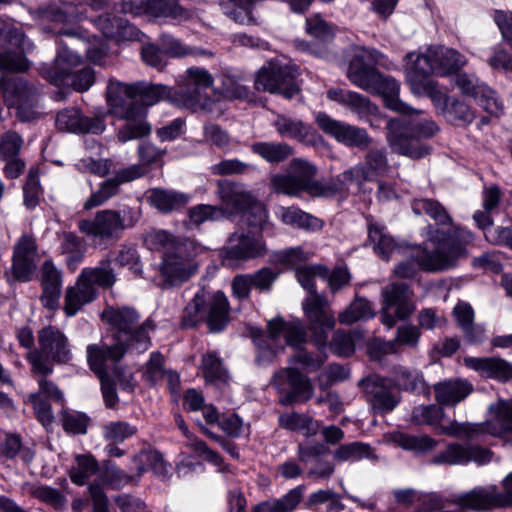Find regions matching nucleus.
Returning <instances> with one entry per match:
<instances>
[{
  "mask_svg": "<svg viewBox=\"0 0 512 512\" xmlns=\"http://www.w3.org/2000/svg\"><path fill=\"white\" fill-rule=\"evenodd\" d=\"M473 240V233L461 227H454L447 232L436 230L429 237L432 249L423 248L417 253H408L395 266L394 275L412 278L420 269L431 273L453 269L461 259L467 258V247Z\"/></svg>",
  "mask_w": 512,
  "mask_h": 512,
  "instance_id": "obj_2",
  "label": "nucleus"
},
{
  "mask_svg": "<svg viewBox=\"0 0 512 512\" xmlns=\"http://www.w3.org/2000/svg\"><path fill=\"white\" fill-rule=\"evenodd\" d=\"M201 247L193 240H187L173 252L163 255L160 265L161 276L169 286L180 285L189 280L198 269L194 258L200 253Z\"/></svg>",
  "mask_w": 512,
  "mask_h": 512,
  "instance_id": "obj_9",
  "label": "nucleus"
},
{
  "mask_svg": "<svg viewBox=\"0 0 512 512\" xmlns=\"http://www.w3.org/2000/svg\"><path fill=\"white\" fill-rule=\"evenodd\" d=\"M120 185L121 183L115 176L104 181L100 188L84 202L83 208L90 210L104 204L119 192Z\"/></svg>",
  "mask_w": 512,
  "mask_h": 512,
  "instance_id": "obj_60",
  "label": "nucleus"
},
{
  "mask_svg": "<svg viewBox=\"0 0 512 512\" xmlns=\"http://www.w3.org/2000/svg\"><path fill=\"white\" fill-rule=\"evenodd\" d=\"M281 221L293 227L304 229L309 232H318L324 227V221L296 207L280 209Z\"/></svg>",
  "mask_w": 512,
  "mask_h": 512,
  "instance_id": "obj_42",
  "label": "nucleus"
},
{
  "mask_svg": "<svg viewBox=\"0 0 512 512\" xmlns=\"http://www.w3.org/2000/svg\"><path fill=\"white\" fill-rule=\"evenodd\" d=\"M101 319L110 326L115 343L91 344L87 346L89 366L102 370V357L117 363L127 351L142 353L148 350L151 341L149 332L153 329L150 320L141 321L140 314L132 307H107Z\"/></svg>",
  "mask_w": 512,
  "mask_h": 512,
  "instance_id": "obj_1",
  "label": "nucleus"
},
{
  "mask_svg": "<svg viewBox=\"0 0 512 512\" xmlns=\"http://www.w3.org/2000/svg\"><path fill=\"white\" fill-rule=\"evenodd\" d=\"M492 453L488 449L479 446H464L458 443H450L437 453L431 460L435 465H464L474 461L480 465L491 460Z\"/></svg>",
  "mask_w": 512,
  "mask_h": 512,
  "instance_id": "obj_23",
  "label": "nucleus"
},
{
  "mask_svg": "<svg viewBox=\"0 0 512 512\" xmlns=\"http://www.w3.org/2000/svg\"><path fill=\"white\" fill-rule=\"evenodd\" d=\"M62 253L66 255V262L71 269H75L81 262L84 254V245L81 239L73 233H65L61 243Z\"/></svg>",
  "mask_w": 512,
  "mask_h": 512,
  "instance_id": "obj_57",
  "label": "nucleus"
},
{
  "mask_svg": "<svg viewBox=\"0 0 512 512\" xmlns=\"http://www.w3.org/2000/svg\"><path fill=\"white\" fill-rule=\"evenodd\" d=\"M4 97L9 106L17 108L20 120L29 122L37 118L39 113L32 109L36 103V90L22 78H15L7 83Z\"/></svg>",
  "mask_w": 512,
  "mask_h": 512,
  "instance_id": "obj_21",
  "label": "nucleus"
},
{
  "mask_svg": "<svg viewBox=\"0 0 512 512\" xmlns=\"http://www.w3.org/2000/svg\"><path fill=\"white\" fill-rule=\"evenodd\" d=\"M161 47L166 55L171 57H187V56H206L210 53L196 47H188L183 45L179 40L169 36H161Z\"/></svg>",
  "mask_w": 512,
  "mask_h": 512,
  "instance_id": "obj_59",
  "label": "nucleus"
},
{
  "mask_svg": "<svg viewBox=\"0 0 512 512\" xmlns=\"http://www.w3.org/2000/svg\"><path fill=\"white\" fill-rule=\"evenodd\" d=\"M170 89L163 85L149 83L127 84L110 81L107 87L108 95H115L125 102L138 101L142 106H152L170 95Z\"/></svg>",
  "mask_w": 512,
  "mask_h": 512,
  "instance_id": "obj_17",
  "label": "nucleus"
},
{
  "mask_svg": "<svg viewBox=\"0 0 512 512\" xmlns=\"http://www.w3.org/2000/svg\"><path fill=\"white\" fill-rule=\"evenodd\" d=\"M133 461L136 464L138 477L148 470H152L157 477L162 479L169 476L170 465L157 450H142L133 457Z\"/></svg>",
  "mask_w": 512,
  "mask_h": 512,
  "instance_id": "obj_37",
  "label": "nucleus"
},
{
  "mask_svg": "<svg viewBox=\"0 0 512 512\" xmlns=\"http://www.w3.org/2000/svg\"><path fill=\"white\" fill-rule=\"evenodd\" d=\"M205 318L212 332L221 331L227 324L228 301L222 292L211 296L204 289L199 290L185 307L181 325L192 328Z\"/></svg>",
  "mask_w": 512,
  "mask_h": 512,
  "instance_id": "obj_7",
  "label": "nucleus"
},
{
  "mask_svg": "<svg viewBox=\"0 0 512 512\" xmlns=\"http://www.w3.org/2000/svg\"><path fill=\"white\" fill-rule=\"evenodd\" d=\"M288 384L290 391L280 397V403L288 406L296 402H306L313 396V386L310 380L300 371L287 367L276 371L271 379L273 384L281 393L284 392V385Z\"/></svg>",
  "mask_w": 512,
  "mask_h": 512,
  "instance_id": "obj_16",
  "label": "nucleus"
},
{
  "mask_svg": "<svg viewBox=\"0 0 512 512\" xmlns=\"http://www.w3.org/2000/svg\"><path fill=\"white\" fill-rule=\"evenodd\" d=\"M189 198L187 194L160 188L152 189L149 195L151 205L162 213H169L184 207Z\"/></svg>",
  "mask_w": 512,
  "mask_h": 512,
  "instance_id": "obj_41",
  "label": "nucleus"
},
{
  "mask_svg": "<svg viewBox=\"0 0 512 512\" xmlns=\"http://www.w3.org/2000/svg\"><path fill=\"white\" fill-rule=\"evenodd\" d=\"M391 440L399 447L416 453H424L435 449L438 442L430 436H414L402 432L391 434Z\"/></svg>",
  "mask_w": 512,
  "mask_h": 512,
  "instance_id": "obj_52",
  "label": "nucleus"
},
{
  "mask_svg": "<svg viewBox=\"0 0 512 512\" xmlns=\"http://www.w3.org/2000/svg\"><path fill=\"white\" fill-rule=\"evenodd\" d=\"M109 113L125 123L117 131L118 141L125 143L148 136L151 125L146 120L147 109L138 101L125 102L122 98L107 94Z\"/></svg>",
  "mask_w": 512,
  "mask_h": 512,
  "instance_id": "obj_8",
  "label": "nucleus"
},
{
  "mask_svg": "<svg viewBox=\"0 0 512 512\" xmlns=\"http://www.w3.org/2000/svg\"><path fill=\"white\" fill-rule=\"evenodd\" d=\"M251 150L270 163L285 161L293 154L290 145L276 142H255L251 145Z\"/></svg>",
  "mask_w": 512,
  "mask_h": 512,
  "instance_id": "obj_46",
  "label": "nucleus"
},
{
  "mask_svg": "<svg viewBox=\"0 0 512 512\" xmlns=\"http://www.w3.org/2000/svg\"><path fill=\"white\" fill-rule=\"evenodd\" d=\"M453 82L463 94L473 97L489 114L499 116L503 113L504 106L496 92L475 75L460 73L454 76Z\"/></svg>",
  "mask_w": 512,
  "mask_h": 512,
  "instance_id": "obj_18",
  "label": "nucleus"
},
{
  "mask_svg": "<svg viewBox=\"0 0 512 512\" xmlns=\"http://www.w3.org/2000/svg\"><path fill=\"white\" fill-rule=\"evenodd\" d=\"M212 75L204 68H188L183 76V85L179 91V104L191 110H209L211 100L207 90L213 86Z\"/></svg>",
  "mask_w": 512,
  "mask_h": 512,
  "instance_id": "obj_11",
  "label": "nucleus"
},
{
  "mask_svg": "<svg viewBox=\"0 0 512 512\" xmlns=\"http://www.w3.org/2000/svg\"><path fill=\"white\" fill-rule=\"evenodd\" d=\"M412 210L417 215L430 216L438 225H447L452 221L445 208L432 199H415L412 202Z\"/></svg>",
  "mask_w": 512,
  "mask_h": 512,
  "instance_id": "obj_56",
  "label": "nucleus"
},
{
  "mask_svg": "<svg viewBox=\"0 0 512 512\" xmlns=\"http://www.w3.org/2000/svg\"><path fill=\"white\" fill-rule=\"evenodd\" d=\"M358 386L365 394L366 400L375 413L384 415L393 411L400 398L387 381L379 376H368L359 381Z\"/></svg>",
  "mask_w": 512,
  "mask_h": 512,
  "instance_id": "obj_20",
  "label": "nucleus"
},
{
  "mask_svg": "<svg viewBox=\"0 0 512 512\" xmlns=\"http://www.w3.org/2000/svg\"><path fill=\"white\" fill-rule=\"evenodd\" d=\"M431 54L432 48L429 47L424 53L411 52L406 55L404 71L411 91H419L424 83L431 80L428 79V76L432 73L436 74Z\"/></svg>",
  "mask_w": 512,
  "mask_h": 512,
  "instance_id": "obj_25",
  "label": "nucleus"
},
{
  "mask_svg": "<svg viewBox=\"0 0 512 512\" xmlns=\"http://www.w3.org/2000/svg\"><path fill=\"white\" fill-rule=\"evenodd\" d=\"M280 427L302 433L305 436L315 435L318 424L308 415L296 412L285 413L279 416Z\"/></svg>",
  "mask_w": 512,
  "mask_h": 512,
  "instance_id": "obj_51",
  "label": "nucleus"
},
{
  "mask_svg": "<svg viewBox=\"0 0 512 512\" xmlns=\"http://www.w3.org/2000/svg\"><path fill=\"white\" fill-rule=\"evenodd\" d=\"M56 125L60 130L73 133L99 134L105 130L102 117H84L76 108L64 109L57 114Z\"/></svg>",
  "mask_w": 512,
  "mask_h": 512,
  "instance_id": "obj_29",
  "label": "nucleus"
},
{
  "mask_svg": "<svg viewBox=\"0 0 512 512\" xmlns=\"http://www.w3.org/2000/svg\"><path fill=\"white\" fill-rule=\"evenodd\" d=\"M315 120L323 132L348 147L366 149L372 144L373 140L364 128L336 120L324 112L317 113Z\"/></svg>",
  "mask_w": 512,
  "mask_h": 512,
  "instance_id": "obj_15",
  "label": "nucleus"
},
{
  "mask_svg": "<svg viewBox=\"0 0 512 512\" xmlns=\"http://www.w3.org/2000/svg\"><path fill=\"white\" fill-rule=\"evenodd\" d=\"M420 331L414 325H402L397 328L396 337L384 342L381 350L384 354H394L400 352L401 346L415 348L418 345Z\"/></svg>",
  "mask_w": 512,
  "mask_h": 512,
  "instance_id": "obj_44",
  "label": "nucleus"
},
{
  "mask_svg": "<svg viewBox=\"0 0 512 512\" xmlns=\"http://www.w3.org/2000/svg\"><path fill=\"white\" fill-rule=\"evenodd\" d=\"M290 173L302 192L313 197H327L331 195L330 186H326L315 179L317 168L303 159H293L289 164Z\"/></svg>",
  "mask_w": 512,
  "mask_h": 512,
  "instance_id": "obj_27",
  "label": "nucleus"
},
{
  "mask_svg": "<svg viewBox=\"0 0 512 512\" xmlns=\"http://www.w3.org/2000/svg\"><path fill=\"white\" fill-rule=\"evenodd\" d=\"M369 241L374 251L385 260L393 253L402 254L403 248L398 246L394 239L386 232V228L378 223H370L368 226Z\"/></svg>",
  "mask_w": 512,
  "mask_h": 512,
  "instance_id": "obj_39",
  "label": "nucleus"
},
{
  "mask_svg": "<svg viewBox=\"0 0 512 512\" xmlns=\"http://www.w3.org/2000/svg\"><path fill=\"white\" fill-rule=\"evenodd\" d=\"M265 252V244L258 231L235 232L230 235L228 246L221 249L220 256L224 266L236 268L249 259L263 256Z\"/></svg>",
  "mask_w": 512,
  "mask_h": 512,
  "instance_id": "obj_12",
  "label": "nucleus"
},
{
  "mask_svg": "<svg viewBox=\"0 0 512 512\" xmlns=\"http://www.w3.org/2000/svg\"><path fill=\"white\" fill-rule=\"evenodd\" d=\"M321 270L320 266H300L296 269V278L308 291V296L302 303L308 320V330L316 345L325 346L328 333L334 329L336 320L328 299L314 289L313 279Z\"/></svg>",
  "mask_w": 512,
  "mask_h": 512,
  "instance_id": "obj_3",
  "label": "nucleus"
},
{
  "mask_svg": "<svg viewBox=\"0 0 512 512\" xmlns=\"http://www.w3.org/2000/svg\"><path fill=\"white\" fill-rule=\"evenodd\" d=\"M224 216V208L220 206L199 204L188 210L189 222L195 226H199L206 221L218 220Z\"/></svg>",
  "mask_w": 512,
  "mask_h": 512,
  "instance_id": "obj_63",
  "label": "nucleus"
},
{
  "mask_svg": "<svg viewBox=\"0 0 512 512\" xmlns=\"http://www.w3.org/2000/svg\"><path fill=\"white\" fill-rule=\"evenodd\" d=\"M148 13L153 16H166L186 21L193 12L181 7L177 0H148Z\"/></svg>",
  "mask_w": 512,
  "mask_h": 512,
  "instance_id": "obj_49",
  "label": "nucleus"
},
{
  "mask_svg": "<svg viewBox=\"0 0 512 512\" xmlns=\"http://www.w3.org/2000/svg\"><path fill=\"white\" fill-rule=\"evenodd\" d=\"M138 429L125 421H112L102 427V434L105 440L113 443H122L134 436Z\"/></svg>",
  "mask_w": 512,
  "mask_h": 512,
  "instance_id": "obj_58",
  "label": "nucleus"
},
{
  "mask_svg": "<svg viewBox=\"0 0 512 512\" xmlns=\"http://www.w3.org/2000/svg\"><path fill=\"white\" fill-rule=\"evenodd\" d=\"M451 503L462 509L489 511L500 508L496 496V486H478L465 493L454 495Z\"/></svg>",
  "mask_w": 512,
  "mask_h": 512,
  "instance_id": "obj_30",
  "label": "nucleus"
},
{
  "mask_svg": "<svg viewBox=\"0 0 512 512\" xmlns=\"http://www.w3.org/2000/svg\"><path fill=\"white\" fill-rule=\"evenodd\" d=\"M12 260L14 278L22 282L31 280L40 260L35 239L23 235L14 246Z\"/></svg>",
  "mask_w": 512,
  "mask_h": 512,
  "instance_id": "obj_22",
  "label": "nucleus"
},
{
  "mask_svg": "<svg viewBox=\"0 0 512 512\" xmlns=\"http://www.w3.org/2000/svg\"><path fill=\"white\" fill-rule=\"evenodd\" d=\"M144 240L149 249L167 254L178 249V246L188 239L176 237L166 230L152 229L146 233Z\"/></svg>",
  "mask_w": 512,
  "mask_h": 512,
  "instance_id": "obj_45",
  "label": "nucleus"
},
{
  "mask_svg": "<svg viewBox=\"0 0 512 512\" xmlns=\"http://www.w3.org/2000/svg\"><path fill=\"white\" fill-rule=\"evenodd\" d=\"M438 131L432 120L405 122L390 119L387 122V142L393 152L411 158H421L429 153L428 147L421 144V138L432 137Z\"/></svg>",
  "mask_w": 512,
  "mask_h": 512,
  "instance_id": "obj_5",
  "label": "nucleus"
},
{
  "mask_svg": "<svg viewBox=\"0 0 512 512\" xmlns=\"http://www.w3.org/2000/svg\"><path fill=\"white\" fill-rule=\"evenodd\" d=\"M381 54L375 49L357 48L347 68V78L358 88L367 91L375 83L378 71L374 66L379 62Z\"/></svg>",
  "mask_w": 512,
  "mask_h": 512,
  "instance_id": "obj_19",
  "label": "nucleus"
},
{
  "mask_svg": "<svg viewBox=\"0 0 512 512\" xmlns=\"http://www.w3.org/2000/svg\"><path fill=\"white\" fill-rule=\"evenodd\" d=\"M464 365L484 378L506 382L512 379V365L499 357H464Z\"/></svg>",
  "mask_w": 512,
  "mask_h": 512,
  "instance_id": "obj_31",
  "label": "nucleus"
},
{
  "mask_svg": "<svg viewBox=\"0 0 512 512\" xmlns=\"http://www.w3.org/2000/svg\"><path fill=\"white\" fill-rule=\"evenodd\" d=\"M81 63V56L78 51H74L67 44L61 46L58 50L53 66L44 71V77L54 85L69 80V74L72 69Z\"/></svg>",
  "mask_w": 512,
  "mask_h": 512,
  "instance_id": "obj_33",
  "label": "nucleus"
},
{
  "mask_svg": "<svg viewBox=\"0 0 512 512\" xmlns=\"http://www.w3.org/2000/svg\"><path fill=\"white\" fill-rule=\"evenodd\" d=\"M444 416V410L436 404L420 405L413 409L411 419L417 425H441L440 421Z\"/></svg>",
  "mask_w": 512,
  "mask_h": 512,
  "instance_id": "obj_62",
  "label": "nucleus"
},
{
  "mask_svg": "<svg viewBox=\"0 0 512 512\" xmlns=\"http://www.w3.org/2000/svg\"><path fill=\"white\" fill-rule=\"evenodd\" d=\"M375 313L370 302L362 297H356L339 316L341 324L350 325L357 321L374 317Z\"/></svg>",
  "mask_w": 512,
  "mask_h": 512,
  "instance_id": "obj_54",
  "label": "nucleus"
},
{
  "mask_svg": "<svg viewBox=\"0 0 512 512\" xmlns=\"http://www.w3.org/2000/svg\"><path fill=\"white\" fill-rule=\"evenodd\" d=\"M95 25L105 37L116 41L137 40L140 35V31L135 26L109 13L99 16L95 20Z\"/></svg>",
  "mask_w": 512,
  "mask_h": 512,
  "instance_id": "obj_35",
  "label": "nucleus"
},
{
  "mask_svg": "<svg viewBox=\"0 0 512 512\" xmlns=\"http://www.w3.org/2000/svg\"><path fill=\"white\" fill-rule=\"evenodd\" d=\"M274 126L281 136L299 141L304 140L311 131V127L300 119L292 118L285 114L277 115Z\"/></svg>",
  "mask_w": 512,
  "mask_h": 512,
  "instance_id": "obj_48",
  "label": "nucleus"
},
{
  "mask_svg": "<svg viewBox=\"0 0 512 512\" xmlns=\"http://www.w3.org/2000/svg\"><path fill=\"white\" fill-rule=\"evenodd\" d=\"M102 370L97 371L93 367L90 366L91 370L99 377L101 382V390L104 398V402L108 408H114L116 403L118 402L117 392L114 386V383L110 380L109 377V366L108 362H111L107 358V356L102 357Z\"/></svg>",
  "mask_w": 512,
  "mask_h": 512,
  "instance_id": "obj_61",
  "label": "nucleus"
},
{
  "mask_svg": "<svg viewBox=\"0 0 512 512\" xmlns=\"http://www.w3.org/2000/svg\"><path fill=\"white\" fill-rule=\"evenodd\" d=\"M296 74V69L269 62L257 72L254 87L258 91L279 93L286 98H292L299 92L294 82Z\"/></svg>",
  "mask_w": 512,
  "mask_h": 512,
  "instance_id": "obj_14",
  "label": "nucleus"
},
{
  "mask_svg": "<svg viewBox=\"0 0 512 512\" xmlns=\"http://www.w3.org/2000/svg\"><path fill=\"white\" fill-rule=\"evenodd\" d=\"M96 288L79 275L74 286L66 291L64 310L68 316H74L80 308L96 298Z\"/></svg>",
  "mask_w": 512,
  "mask_h": 512,
  "instance_id": "obj_36",
  "label": "nucleus"
},
{
  "mask_svg": "<svg viewBox=\"0 0 512 512\" xmlns=\"http://www.w3.org/2000/svg\"><path fill=\"white\" fill-rule=\"evenodd\" d=\"M201 371L208 383L220 386L228 382V371L215 353H207L203 356Z\"/></svg>",
  "mask_w": 512,
  "mask_h": 512,
  "instance_id": "obj_50",
  "label": "nucleus"
},
{
  "mask_svg": "<svg viewBox=\"0 0 512 512\" xmlns=\"http://www.w3.org/2000/svg\"><path fill=\"white\" fill-rule=\"evenodd\" d=\"M82 279H86L95 287V285L110 288L116 281V275L111 267L109 260H102L94 268H85L82 270Z\"/></svg>",
  "mask_w": 512,
  "mask_h": 512,
  "instance_id": "obj_53",
  "label": "nucleus"
},
{
  "mask_svg": "<svg viewBox=\"0 0 512 512\" xmlns=\"http://www.w3.org/2000/svg\"><path fill=\"white\" fill-rule=\"evenodd\" d=\"M374 82L375 83L367 90V92L382 96L385 101V105L389 109L404 115L421 113L420 110L410 107L399 99L400 86L394 78L384 76L378 72Z\"/></svg>",
  "mask_w": 512,
  "mask_h": 512,
  "instance_id": "obj_28",
  "label": "nucleus"
},
{
  "mask_svg": "<svg viewBox=\"0 0 512 512\" xmlns=\"http://www.w3.org/2000/svg\"><path fill=\"white\" fill-rule=\"evenodd\" d=\"M443 114L449 122L455 125H467L474 119V113L469 106L457 99L451 100Z\"/></svg>",
  "mask_w": 512,
  "mask_h": 512,
  "instance_id": "obj_64",
  "label": "nucleus"
},
{
  "mask_svg": "<svg viewBox=\"0 0 512 512\" xmlns=\"http://www.w3.org/2000/svg\"><path fill=\"white\" fill-rule=\"evenodd\" d=\"M37 338L39 349L29 351L26 356L34 374L46 376L53 371L52 362L67 363L71 359L68 338L57 327H43Z\"/></svg>",
  "mask_w": 512,
  "mask_h": 512,
  "instance_id": "obj_6",
  "label": "nucleus"
},
{
  "mask_svg": "<svg viewBox=\"0 0 512 512\" xmlns=\"http://www.w3.org/2000/svg\"><path fill=\"white\" fill-rule=\"evenodd\" d=\"M433 390L439 405L454 407L466 399L474 387L468 380L456 378L436 383Z\"/></svg>",
  "mask_w": 512,
  "mask_h": 512,
  "instance_id": "obj_32",
  "label": "nucleus"
},
{
  "mask_svg": "<svg viewBox=\"0 0 512 512\" xmlns=\"http://www.w3.org/2000/svg\"><path fill=\"white\" fill-rule=\"evenodd\" d=\"M413 292L404 283H391L381 290L380 320L387 328L408 319L415 311Z\"/></svg>",
  "mask_w": 512,
  "mask_h": 512,
  "instance_id": "obj_10",
  "label": "nucleus"
},
{
  "mask_svg": "<svg viewBox=\"0 0 512 512\" xmlns=\"http://www.w3.org/2000/svg\"><path fill=\"white\" fill-rule=\"evenodd\" d=\"M41 284L45 304L53 307L60 297L62 280L60 271L50 260L45 261L41 267Z\"/></svg>",
  "mask_w": 512,
  "mask_h": 512,
  "instance_id": "obj_40",
  "label": "nucleus"
},
{
  "mask_svg": "<svg viewBox=\"0 0 512 512\" xmlns=\"http://www.w3.org/2000/svg\"><path fill=\"white\" fill-rule=\"evenodd\" d=\"M371 181L384 176L389 170L388 159L384 149L371 148L361 163Z\"/></svg>",
  "mask_w": 512,
  "mask_h": 512,
  "instance_id": "obj_55",
  "label": "nucleus"
},
{
  "mask_svg": "<svg viewBox=\"0 0 512 512\" xmlns=\"http://www.w3.org/2000/svg\"><path fill=\"white\" fill-rule=\"evenodd\" d=\"M432 48V56L436 74L447 75L466 65L467 59L457 50L445 46Z\"/></svg>",
  "mask_w": 512,
  "mask_h": 512,
  "instance_id": "obj_38",
  "label": "nucleus"
},
{
  "mask_svg": "<svg viewBox=\"0 0 512 512\" xmlns=\"http://www.w3.org/2000/svg\"><path fill=\"white\" fill-rule=\"evenodd\" d=\"M217 196L229 212H242L255 203V197L245 186L230 180L217 181Z\"/></svg>",
  "mask_w": 512,
  "mask_h": 512,
  "instance_id": "obj_26",
  "label": "nucleus"
},
{
  "mask_svg": "<svg viewBox=\"0 0 512 512\" xmlns=\"http://www.w3.org/2000/svg\"><path fill=\"white\" fill-rule=\"evenodd\" d=\"M368 181H371L370 178L368 177L362 164L358 163L337 175L333 185L330 186L332 190L331 195L336 192L344 191L352 185H355L358 189H360L362 185Z\"/></svg>",
  "mask_w": 512,
  "mask_h": 512,
  "instance_id": "obj_47",
  "label": "nucleus"
},
{
  "mask_svg": "<svg viewBox=\"0 0 512 512\" xmlns=\"http://www.w3.org/2000/svg\"><path fill=\"white\" fill-rule=\"evenodd\" d=\"M327 98L337 102L350 112L356 114L359 119L369 122L370 126L375 127L371 117L380 115L378 107L371 100L357 92L341 88H330L327 91Z\"/></svg>",
  "mask_w": 512,
  "mask_h": 512,
  "instance_id": "obj_24",
  "label": "nucleus"
},
{
  "mask_svg": "<svg viewBox=\"0 0 512 512\" xmlns=\"http://www.w3.org/2000/svg\"><path fill=\"white\" fill-rule=\"evenodd\" d=\"M136 220L132 218L128 224L120 212L112 209L98 211L93 219L79 221L80 232L91 236L101 242H115L127 227H133Z\"/></svg>",
  "mask_w": 512,
  "mask_h": 512,
  "instance_id": "obj_13",
  "label": "nucleus"
},
{
  "mask_svg": "<svg viewBox=\"0 0 512 512\" xmlns=\"http://www.w3.org/2000/svg\"><path fill=\"white\" fill-rule=\"evenodd\" d=\"M303 490V486H297L288 491L280 499L258 504L253 512H293L303 498Z\"/></svg>",
  "mask_w": 512,
  "mask_h": 512,
  "instance_id": "obj_43",
  "label": "nucleus"
},
{
  "mask_svg": "<svg viewBox=\"0 0 512 512\" xmlns=\"http://www.w3.org/2000/svg\"><path fill=\"white\" fill-rule=\"evenodd\" d=\"M267 329L268 339L272 342L284 336L286 344L296 348L306 341V329L300 320L286 322L282 318H274L268 322Z\"/></svg>",
  "mask_w": 512,
  "mask_h": 512,
  "instance_id": "obj_34",
  "label": "nucleus"
},
{
  "mask_svg": "<svg viewBox=\"0 0 512 512\" xmlns=\"http://www.w3.org/2000/svg\"><path fill=\"white\" fill-rule=\"evenodd\" d=\"M489 414V420L484 423L451 421L438 425L436 433L467 440L488 433L512 446V400H498L490 404Z\"/></svg>",
  "mask_w": 512,
  "mask_h": 512,
  "instance_id": "obj_4",
  "label": "nucleus"
}]
</instances>
